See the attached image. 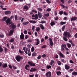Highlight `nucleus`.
<instances>
[{
  "instance_id": "1",
  "label": "nucleus",
  "mask_w": 77,
  "mask_h": 77,
  "mask_svg": "<svg viewBox=\"0 0 77 77\" xmlns=\"http://www.w3.org/2000/svg\"><path fill=\"white\" fill-rule=\"evenodd\" d=\"M23 49L26 54H28V56H31V52H30V48H26V47H24L23 48Z\"/></svg>"
},
{
  "instance_id": "2",
  "label": "nucleus",
  "mask_w": 77,
  "mask_h": 77,
  "mask_svg": "<svg viewBox=\"0 0 77 77\" xmlns=\"http://www.w3.org/2000/svg\"><path fill=\"white\" fill-rule=\"evenodd\" d=\"M4 21L6 22L7 25H9V24H12V23L11 22V19L9 18L7 19V17H4Z\"/></svg>"
},
{
  "instance_id": "3",
  "label": "nucleus",
  "mask_w": 77,
  "mask_h": 77,
  "mask_svg": "<svg viewBox=\"0 0 77 77\" xmlns=\"http://www.w3.org/2000/svg\"><path fill=\"white\" fill-rule=\"evenodd\" d=\"M63 35L66 37H69V38L72 37L71 35H70V32L66 31L64 32Z\"/></svg>"
},
{
  "instance_id": "4",
  "label": "nucleus",
  "mask_w": 77,
  "mask_h": 77,
  "mask_svg": "<svg viewBox=\"0 0 77 77\" xmlns=\"http://www.w3.org/2000/svg\"><path fill=\"white\" fill-rule=\"evenodd\" d=\"M23 59V58L20 55H18L16 57V59L17 62H20L21 59Z\"/></svg>"
},
{
  "instance_id": "5",
  "label": "nucleus",
  "mask_w": 77,
  "mask_h": 77,
  "mask_svg": "<svg viewBox=\"0 0 77 77\" xmlns=\"http://www.w3.org/2000/svg\"><path fill=\"white\" fill-rule=\"evenodd\" d=\"M66 47V44H62L61 45V51H63L65 50V48Z\"/></svg>"
},
{
  "instance_id": "6",
  "label": "nucleus",
  "mask_w": 77,
  "mask_h": 77,
  "mask_svg": "<svg viewBox=\"0 0 77 77\" xmlns=\"http://www.w3.org/2000/svg\"><path fill=\"white\" fill-rule=\"evenodd\" d=\"M45 75L47 77H51V72H47L46 73Z\"/></svg>"
},
{
  "instance_id": "7",
  "label": "nucleus",
  "mask_w": 77,
  "mask_h": 77,
  "mask_svg": "<svg viewBox=\"0 0 77 77\" xmlns=\"http://www.w3.org/2000/svg\"><path fill=\"white\" fill-rule=\"evenodd\" d=\"M10 27H11L12 29H15V28L17 27V26H15V25L14 24H12L9 26Z\"/></svg>"
},
{
  "instance_id": "8",
  "label": "nucleus",
  "mask_w": 77,
  "mask_h": 77,
  "mask_svg": "<svg viewBox=\"0 0 77 77\" xmlns=\"http://www.w3.org/2000/svg\"><path fill=\"white\" fill-rule=\"evenodd\" d=\"M20 39H24V35L22 33H21V35L20 36Z\"/></svg>"
},
{
  "instance_id": "9",
  "label": "nucleus",
  "mask_w": 77,
  "mask_h": 77,
  "mask_svg": "<svg viewBox=\"0 0 77 77\" xmlns=\"http://www.w3.org/2000/svg\"><path fill=\"white\" fill-rule=\"evenodd\" d=\"M28 63L29 65L30 66H35V64H33V63L30 62H28Z\"/></svg>"
},
{
  "instance_id": "10",
  "label": "nucleus",
  "mask_w": 77,
  "mask_h": 77,
  "mask_svg": "<svg viewBox=\"0 0 77 77\" xmlns=\"http://www.w3.org/2000/svg\"><path fill=\"white\" fill-rule=\"evenodd\" d=\"M38 13L39 18H42V14L39 11H38Z\"/></svg>"
},
{
  "instance_id": "11",
  "label": "nucleus",
  "mask_w": 77,
  "mask_h": 77,
  "mask_svg": "<svg viewBox=\"0 0 77 77\" xmlns=\"http://www.w3.org/2000/svg\"><path fill=\"white\" fill-rule=\"evenodd\" d=\"M36 68H31L30 69V72H33V71H36Z\"/></svg>"
},
{
  "instance_id": "12",
  "label": "nucleus",
  "mask_w": 77,
  "mask_h": 77,
  "mask_svg": "<svg viewBox=\"0 0 77 77\" xmlns=\"http://www.w3.org/2000/svg\"><path fill=\"white\" fill-rule=\"evenodd\" d=\"M77 18L76 17H72L71 18V21H75L76 20Z\"/></svg>"
},
{
  "instance_id": "13",
  "label": "nucleus",
  "mask_w": 77,
  "mask_h": 77,
  "mask_svg": "<svg viewBox=\"0 0 77 77\" xmlns=\"http://www.w3.org/2000/svg\"><path fill=\"white\" fill-rule=\"evenodd\" d=\"M13 33H14L13 30H10L9 32V34L8 35V36H12V35L13 34Z\"/></svg>"
},
{
  "instance_id": "14",
  "label": "nucleus",
  "mask_w": 77,
  "mask_h": 77,
  "mask_svg": "<svg viewBox=\"0 0 77 77\" xmlns=\"http://www.w3.org/2000/svg\"><path fill=\"white\" fill-rule=\"evenodd\" d=\"M39 27L41 28L42 30H44L45 29L44 26L42 24H40Z\"/></svg>"
},
{
  "instance_id": "15",
  "label": "nucleus",
  "mask_w": 77,
  "mask_h": 77,
  "mask_svg": "<svg viewBox=\"0 0 77 77\" xmlns=\"http://www.w3.org/2000/svg\"><path fill=\"white\" fill-rule=\"evenodd\" d=\"M11 12L10 11H7L5 12V15H8V14H10Z\"/></svg>"
},
{
  "instance_id": "16",
  "label": "nucleus",
  "mask_w": 77,
  "mask_h": 77,
  "mask_svg": "<svg viewBox=\"0 0 77 77\" xmlns=\"http://www.w3.org/2000/svg\"><path fill=\"white\" fill-rule=\"evenodd\" d=\"M29 22L30 23H32V24H36V22L35 20H30L29 21Z\"/></svg>"
},
{
  "instance_id": "17",
  "label": "nucleus",
  "mask_w": 77,
  "mask_h": 77,
  "mask_svg": "<svg viewBox=\"0 0 77 77\" xmlns=\"http://www.w3.org/2000/svg\"><path fill=\"white\" fill-rule=\"evenodd\" d=\"M2 67L4 68H7L8 67L7 64H3L2 65Z\"/></svg>"
},
{
  "instance_id": "18",
  "label": "nucleus",
  "mask_w": 77,
  "mask_h": 77,
  "mask_svg": "<svg viewBox=\"0 0 77 77\" xmlns=\"http://www.w3.org/2000/svg\"><path fill=\"white\" fill-rule=\"evenodd\" d=\"M65 68L66 69H67V70H68V69H69V67L67 65H65Z\"/></svg>"
},
{
  "instance_id": "19",
  "label": "nucleus",
  "mask_w": 77,
  "mask_h": 77,
  "mask_svg": "<svg viewBox=\"0 0 77 77\" xmlns=\"http://www.w3.org/2000/svg\"><path fill=\"white\" fill-rule=\"evenodd\" d=\"M59 55H60V56L62 57H65V56H64V55H63V54H62V53H61V52H60L59 53Z\"/></svg>"
},
{
  "instance_id": "20",
  "label": "nucleus",
  "mask_w": 77,
  "mask_h": 77,
  "mask_svg": "<svg viewBox=\"0 0 77 77\" xmlns=\"http://www.w3.org/2000/svg\"><path fill=\"white\" fill-rule=\"evenodd\" d=\"M72 75H77V72H73L72 73Z\"/></svg>"
},
{
  "instance_id": "21",
  "label": "nucleus",
  "mask_w": 77,
  "mask_h": 77,
  "mask_svg": "<svg viewBox=\"0 0 77 77\" xmlns=\"http://www.w3.org/2000/svg\"><path fill=\"white\" fill-rule=\"evenodd\" d=\"M24 8L26 10H28L29 9V7L27 5H25L24 6Z\"/></svg>"
},
{
  "instance_id": "22",
  "label": "nucleus",
  "mask_w": 77,
  "mask_h": 77,
  "mask_svg": "<svg viewBox=\"0 0 77 77\" xmlns=\"http://www.w3.org/2000/svg\"><path fill=\"white\" fill-rule=\"evenodd\" d=\"M27 67H29H29H30V66H29V65H26L25 66V68L26 69V70H29V69H27Z\"/></svg>"
},
{
  "instance_id": "23",
  "label": "nucleus",
  "mask_w": 77,
  "mask_h": 77,
  "mask_svg": "<svg viewBox=\"0 0 77 77\" xmlns=\"http://www.w3.org/2000/svg\"><path fill=\"white\" fill-rule=\"evenodd\" d=\"M51 26H54L55 25V22H52L50 23Z\"/></svg>"
},
{
  "instance_id": "24",
  "label": "nucleus",
  "mask_w": 77,
  "mask_h": 77,
  "mask_svg": "<svg viewBox=\"0 0 77 77\" xmlns=\"http://www.w3.org/2000/svg\"><path fill=\"white\" fill-rule=\"evenodd\" d=\"M67 47L68 48H70V47H71V45L69 43H67Z\"/></svg>"
},
{
  "instance_id": "25",
  "label": "nucleus",
  "mask_w": 77,
  "mask_h": 77,
  "mask_svg": "<svg viewBox=\"0 0 77 77\" xmlns=\"http://www.w3.org/2000/svg\"><path fill=\"white\" fill-rule=\"evenodd\" d=\"M66 24V22H65L61 21L60 22V24L61 25H63L64 24Z\"/></svg>"
},
{
  "instance_id": "26",
  "label": "nucleus",
  "mask_w": 77,
  "mask_h": 77,
  "mask_svg": "<svg viewBox=\"0 0 77 77\" xmlns=\"http://www.w3.org/2000/svg\"><path fill=\"white\" fill-rule=\"evenodd\" d=\"M56 74L57 75H59L60 74H61V72L60 71H58L56 72Z\"/></svg>"
},
{
  "instance_id": "27",
  "label": "nucleus",
  "mask_w": 77,
  "mask_h": 77,
  "mask_svg": "<svg viewBox=\"0 0 77 77\" xmlns=\"http://www.w3.org/2000/svg\"><path fill=\"white\" fill-rule=\"evenodd\" d=\"M38 14H36L35 15V20H38Z\"/></svg>"
},
{
  "instance_id": "28",
  "label": "nucleus",
  "mask_w": 77,
  "mask_h": 77,
  "mask_svg": "<svg viewBox=\"0 0 77 77\" xmlns=\"http://www.w3.org/2000/svg\"><path fill=\"white\" fill-rule=\"evenodd\" d=\"M2 51H3V49L0 46V52H2Z\"/></svg>"
},
{
  "instance_id": "29",
  "label": "nucleus",
  "mask_w": 77,
  "mask_h": 77,
  "mask_svg": "<svg viewBox=\"0 0 77 77\" xmlns=\"http://www.w3.org/2000/svg\"><path fill=\"white\" fill-rule=\"evenodd\" d=\"M35 30L37 32L39 31V30H40V28L39 27H37L35 29Z\"/></svg>"
},
{
  "instance_id": "30",
  "label": "nucleus",
  "mask_w": 77,
  "mask_h": 77,
  "mask_svg": "<svg viewBox=\"0 0 77 77\" xmlns=\"http://www.w3.org/2000/svg\"><path fill=\"white\" fill-rule=\"evenodd\" d=\"M63 39L65 41H68V39H67L66 37H65V36H64L63 37Z\"/></svg>"
},
{
  "instance_id": "31",
  "label": "nucleus",
  "mask_w": 77,
  "mask_h": 77,
  "mask_svg": "<svg viewBox=\"0 0 77 77\" xmlns=\"http://www.w3.org/2000/svg\"><path fill=\"white\" fill-rule=\"evenodd\" d=\"M65 25H64L62 28V31H64V29H65Z\"/></svg>"
},
{
  "instance_id": "32",
  "label": "nucleus",
  "mask_w": 77,
  "mask_h": 77,
  "mask_svg": "<svg viewBox=\"0 0 77 77\" xmlns=\"http://www.w3.org/2000/svg\"><path fill=\"white\" fill-rule=\"evenodd\" d=\"M28 23H29L28 22H24L23 23V24H24V25H27V24H28Z\"/></svg>"
},
{
  "instance_id": "33",
  "label": "nucleus",
  "mask_w": 77,
  "mask_h": 77,
  "mask_svg": "<svg viewBox=\"0 0 77 77\" xmlns=\"http://www.w3.org/2000/svg\"><path fill=\"white\" fill-rule=\"evenodd\" d=\"M46 23V21H44L42 20L40 22V23H41V24H44V23Z\"/></svg>"
},
{
  "instance_id": "34",
  "label": "nucleus",
  "mask_w": 77,
  "mask_h": 77,
  "mask_svg": "<svg viewBox=\"0 0 77 77\" xmlns=\"http://www.w3.org/2000/svg\"><path fill=\"white\" fill-rule=\"evenodd\" d=\"M45 17H48L49 16V13H47V14H44Z\"/></svg>"
},
{
  "instance_id": "35",
  "label": "nucleus",
  "mask_w": 77,
  "mask_h": 77,
  "mask_svg": "<svg viewBox=\"0 0 77 77\" xmlns=\"http://www.w3.org/2000/svg\"><path fill=\"white\" fill-rule=\"evenodd\" d=\"M37 9L38 10V11H40V12L42 11V9L40 8H38Z\"/></svg>"
},
{
  "instance_id": "36",
  "label": "nucleus",
  "mask_w": 77,
  "mask_h": 77,
  "mask_svg": "<svg viewBox=\"0 0 77 77\" xmlns=\"http://www.w3.org/2000/svg\"><path fill=\"white\" fill-rule=\"evenodd\" d=\"M58 64L59 65H61V64H62V63H61V62L60 61H58L57 62Z\"/></svg>"
},
{
  "instance_id": "37",
  "label": "nucleus",
  "mask_w": 77,
  "mask_h": 77,
  "mask_svg": "<svg viewBox=\"0 0 77 77\" xmlns=\"http://www.w3.org/2000/svg\"><path fill=\"white\" fill-rule=\"evenodd\" d=\"M36 54V53L35 52L32 54V56H35Z\"/></svg>"
},
{
  "instance_id": "38",
  "label": "nucleus",
  "mask_w": 77,
  "mask_h": 77,
  "mask_svg": "<svg viewBox=\"0 0 77 77\" xmlns=\"http://www.w3.org/2000/svg\"><path fill=\"white\" fill-rule=\"evenodd\" d=\"M4 52L5 53H6L7 51H8V49H7V48L6 47H4Z\"/></svg>"
},
{
  "instance_id": "39",
  "label": "nucleus",
  "mask_w": 77,
  "mask_h": 77,
  "mask_svg": "<svg viewBox=\"0 0 77 77\" xmlns=\"http://www.w3.org/2000/svg\"><path fill=\"white\" fill-rule=\"evenodd\" d=\"M14 39L13 38H12L9 40V42H14Z\"/></svg>"
},
{
  "instance_id": "40",
  "label": "nucleus",
  "mask_w": 77,
  "mask_h": 77,
  "mask_svg": "<svg viewBox=\"0 0 77 77\" xmlns=\"http://www.w3.org/2000/svg\"><path fill=\"white\" fill-rule=\"evenodd\" d=\"M53 63H54V61L51 60V62L50 63V64L51 65H53Z\"/></svg>"
},
{
  "instance_id": "41",
  "label": "nucleus",
  "mask_w": 77,
  "mask_h": 77,
  "mask_svg": "<svg viewBox=\"0 0 77 77\" xmlns=\"http://www.w3.org/2000/svg\"><path fill=\"white\" fill-rule=\"evenodd\" d=\"M15 19L16 21H17V20L18 19V16H17L16 15H15Z\"/></svg>"
},
{
  "instance_id": "42",
  "label": "nucleus",
  "mask_w": 77,
  "mask_h": 77,
  "mask_svg": "<svg viewBox=\"0 0 77 77\" xmlns=\"http://www.w3.org/2000/svg\"><path fill=\"white\" fill-rule=\"evenodd\" d=\"M32 12H35V13H37V11H36V10H32Z\"/></svg>"
},
{
  "instance_id": "43",
  "label": "nucleus",
  "mask_w": 77,
  "mask_h": 77,
  "mask_svg": "<svg viewBox=\"0 0 77 77\" xmlns=\"http://www.w3.org/2000/svg\"><path fill=\"white\" fill-rule=\"evenodd\" d=\"M47 69H49V68H51V67L50 65L47 66Z\"/></svg>"
},
{
  "instance_id": "44",
  "label": "nucleus",
  "mask_w": 77,
  "mask_h": 77,
  "mask_svg": "<svg viewBox=\"0 0 77 77\" xmlns=\"http://www.w3.org/2000/svg\"><path fill=\"white\" fill-rule=\"evenodd\" d=\"M35 50V49H34V47H32L31 48V51L32 52H33V51Z\"/></svg>"
},
{
  "instance_id": "45",
  "label": "nucleus",
  "mask_w": 77,
  "mask_h": 77,
  "mask_svg": "<svg viewBox=\"0 0 77 77\" xmlns=\"http://www.w3.org/2000/svg\"><path fill=\"white\" fill-rule=\"evenodd\" d=\"M42 56L41 55H39L37 59H40L41 58Z\"/></svg>"
},
{
  "instance_id": "46",
  "label": "nucleus",
  "mask_w": 77,
  "mask_h": 77,
  "mask_svg": "<svg viewBox=\"0 0 77 77\" xmlns=\"http://www.w3.org/2000/svg\"><path fill=\"white\" fill-rule=\"evenodd\" d=\"M60 15H62L63 14V11H61L59 12Z\"/></svg>"
},
{
  "instance_id": "47",
  "label": "nucleus",
  "mask_w": 77,
  "mask_h": 77,
  "mask_svg": "<svg viewBox=\"0 0 77 77\" xmlns=\"http://www.w3.org/2000/svg\"><path fill=\"white\" fill-rule=\"evenodd\" d=\"M49 44L51 46H52V45H53V42H50Z\"/></svg>"
},
{
  "instance_id": "48",
  "label": "nucleus",
  "mask_w": 77,
  "mask_h": 77,
  "mask_svg": "<svg viewBox=\"0 0 77 77\" xmlns=\"http://www.w3.org/2000/svg\"><path fill=\"white\" fill-rule=\"evenodd\" d=\"M47 12H50L51 11V9L50 8H48L46 10Z\"/></svg>"
},
{
  "instance_id": "49",
  "label": "nucleus",
  "mask_w": 77,
  "mask_h": 77,
  "mask_svg": "<svg viewBox=\"0 0 77 77\" xmlns=\"http://www.w3.org/2000/svg\"><path fill=\"white\" fill-rule=\"evenodd\" d=\"M60 6H62V8H64L65 7V6L63 5L60 4Z\"/></svg>"
},
{
  "instance_id": "50",
  "label": "nucleus",
  "mask_w": 77,
  "mask_h": 77,
  "mask_svg": "<svg viewBox=\"0 0 77 77\" xmlns=\"http://www.w3.org/2000/svg\"><path fill=\"white\" fill-rule=\"evenodd\" d=\"M46 0L48 3L49 4V3H51L50 1H49V0Z\"/></svg>"
},
{
  "instance_id": "51",
  "label": "nucleus",
  "mask_w": 77,
  "mask_h": 77,
  "mask_svg": "<svg viewBox=\"0 0 77 77\" xmlns=\"http://www.w3.org/2000/svg\"><path fill=\"white\" fill-rule=\"evenodd\" d=\"M19 52L20 53H23V51H21V50H20V49H19Z\"/></svg>"
},
{
  "instance_id": "52",
  "label": "nucleus",
  "mask_w": 77,
  "mask_h": 77,
  "mask_svg": "<svg viewBox=\"0 0 77 77\" xmlns=\"http://www.w3.org/2000/svg\"><path fill=\"white\" fill-rule=\"evenodd\" d=\"M35 36H38V34H37V32H35Z\"/></svg>"
},
{
  "instance_id": "53",
  "label": "nucleus",
  "mask_w": 77,
  "mask_h": 77,
  "mask_svg": "<svg viewBox=\"0 0 77 77\" xmlns=\"http://www.w3.org/2000/svg\"><path fill=\"white\" fill-rule=\"evenodd\" d=\"M0 38H3L4 37V35H1L0 34Z\"/></svg>"
},
{
  "instance_id": "54",
  "label": "nucleus",
  "mask_w": 77,
  "mask_h": 77,
  "mask_svg": "<svg viewBox=\"0 0 77 77\" xmlns=\"http://www.w3.org/2000/svg\"><path fill=\"white\" fill-rule=\"evenodd\" d=\"M42 57H43V58L44 57H46V55L45 54H44L42 55Z\"/></svg>"
},
{
  "instance_id": "55",
  "label": "nucleus",
  "mask_w": 77,
  "mask_h": 77,
  "mask_svg": "<svg viewBox=\"0 0 77 77\" xmlns=\"http://www.w3.org/2000/svg\"><path fill=\"white\" fill-rule=\"evenodd\" d=\"M65 48L66 50V51H68L69 50V49H68V48L67 47H66V46Z\"/></svg>"
},
{
  "instance_id": "56",
  "label": "nucleus",
  "mask_w": 77,
  "mask_h": 77,
  "mask_svg": "<svg viewBox=\"0 0 77 77\" xmlns=\"http://www.w3.org/2000/svg\"><path fill=\"white\" fill-rule=\"evenodd\" d=\"M24 34H27V30L24 31Z\"/></svg>"
},
{
  "instance_id": "57",
  "label": "nucleus",
  "mask_w": 77,
  "mask_h": 77,
  "mask_svg": "<svg viewBox=\"0 0 77 77\" xmlns=\"http://www.w3.org/2000/svg\"><path fill=\"white\" fill-rule=\"evenodd\" d=\"M49 40L50 41V42H53V40H52V39H51L50 38H49Z\"/></svg>"
},
{
  "instance_id": "58",
  "label": "nucleus",
  "mask_w": 77,
  "mask_h": 77,
  "mask_svg": "<svg viewBox=\"0 0 77 77\" xmlns=\"http://www.w3.org/2000/svg\"><path fill=\"white\" fill-rule=\"evenodd\" d=\"M71 44L72 47L75 46V44H74L73 42Z\"/></svg>"
},
{
  "instance_id": "59",
  "label": "nucleus",
  "mask_w": 77,
  "mask_h": 77,
  "mask_svg": "<svg viewBox=\"0 0 77 77\" xmlns=\"http://www.w3.org/2000/svg\"><path fill=\"white\" fill-rule=\"evenodd\" d=\"M28 38V36L27 35H26L25 37V38L26 39H27Z\"/></svg>"
},
{
  "instance_id": "60",
  "label": "nucleus",
  "mask_w": 77,
  "mask_h": 77,
  "mask_svg": "<svg viewBox=\"0 0 77 77\" xmlns=\"http://www.w3.org/2000/svg\"><path fill=\"white\" fill-rule=\"evenodd\" d=\"M74 36L75 38H77V33H76L75 35H74Z\"/></svg>"
},
{
  "instance_id": "61",
  "label": "nucleus",
  "mask_w": 77,
  "mask_h": 77,
  "mask_svg": "<svg viewBox=\"0 0 77 77\" xmlns=\"http://www.w3.org/2000/svg\"><path fill=\"white\" fill-rule=\"evenodd\" d=\"M32 30H33L35 29V26H33L32 28Z\"/></svg>"
},
{
  "instance_id": "62",
  "label": "nucleus",
  "mask_w": 77,
  "mask_h": 77,
  "mask_svg": "<svg viewBox=\"0 0 77 77\" xmlns=\"http://www.w3.org/2000/svg\"><path fill=\"white\" fill-rule=\"evenodd\" d=\"M61 61L62 62H65V60L64 59H61Z\"/></svg>"
},
{
  "instance_id": "63",
  "label": "nucleus",
  "mask_w": 77,
  "mask_h": 77,
  "mask_svg": "<svg viewBox=\"0 0 77 77\" xmlns=\"http://www.w3.org/2000/svg\"><path fill=\"white\" fill-rule=\"evenodd\" d=\"M70 62L71 63H74V62L72 60H70Z\"/></svg>"
},
{
  "instance_id": "64",
  "label": "nucleus",
  "mask_w": 77,
  "mask_h": 77,
  "mask_svg": "<svg viewBox=\"0 0 77 77\" xmlns=\"http://www.w3.org/2000/svg\"><path fill=\"white\" fill-rule=\"evenodd\" d=\"M30 77H34V75H29Z\"/></svg>"
}]
</instances>
